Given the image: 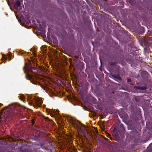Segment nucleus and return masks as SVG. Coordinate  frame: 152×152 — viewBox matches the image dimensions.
I'll return each instance as SVG.
<instances>
[{
  "label": "nucleus",
  "mask_w": 152,
  "mask_h": 152,
  "mask_svg": "<svg viewBox=\"0 0 152 152\" xmlns=\"http://www.w3.org/2000/svg\"><path fill=\"white\" fill-rule=\"evenodd\" d=\"M26 68V71H24V72L26 73L25 77L27 80H32L33 84H37V81L39 78L37 75V74L33 71V70H36V69L30 63H29L28 65L24 67V69Z\"/></svg>",
  "instance_id": "f257e3e1"
},
{
  "label": "nucleus",
  "mask_w": 152,
  "mask_h": 152,
  "mask_svg": "<svg viewBox=\"0 0 152 152\" xmlns=\"http://www.w3.org/2000/svg\"><path fill=\"white\" fill-rule=\"evenodd\" d=\"M69 122L71 125L78 131L80 132L83 134H86V131L81 127L83 126L85 128L84 124L80 123L78 121H77L72 118L69 120Z\"/></svg>",
  "instance_id": "f03ea898"
},
{
  "label": "nucleus",
  "mask_w": 152,
  "mask_h": 152,
  "mask_svg": "<svg viewBox=\"0 0 152 152\" xmlns=\"http://www.w3.org/2000/svg\"><path fill=\"white\" fill-rule=\"evenodd\" d=\"M5 109H4L3 110H4V113L5 115L3 116H4L3 118L2 117V115H0L1 116V118H2L4 121V119H5V118H9L11 116H13L15 115V111L16 110V107L15 105H12L11 106L8 108L7 107H5ZM5 120V119H4Z\"/></svg>",
  "instance_id": "7ed1b4c3"
},
{
  "label": "nucleus",
  "mask_w": 152,
  "mask_h": 152,
  "mask_svg": "<svg viewBox=\"0 0 152 152\" xmlns=\"http://www.w3.org/2000/svg\"><path fill=\"white\" fill-rule=\"evenodd\" d=\"M118 131L120 135L124 134L125 133V130L123 124H121L118 127Z\"/></svg>",
  "instance_id": "20e7f679"
},
{
  "label": "nucleus",
  "mask_w": 152,
  "mask_h": 152,
  "mask_svg": "<svg viewBox=\"0 0 152 152\" xmlns=\"http://www.w3.org/2000/svg\"><path fill=\"white\" fill-rule=\"evenodd\" d=\"M111 146L112 147V150L113 151H114L115 150H117L121 148L119 142H114L111 145Z\"/></svg>",
  "instance_id": "39448f33"
},
{
  "label": "nucleus",
  "mask_w": 152,
  "mask_h": 152,
  "mask_svg": "<svg viewBox=\"0 0 152 152\" xmlns=\"http://www.w3.org/2000/svg\"><path fill=\"white\" fill-rule=\"evenodd\" d=\"M119 142V145L121 148H123L124 147L126 146L127 145V142L126 140H120Z\"/></svg>",
  "instance_id": "423d86ee"
},
{
  "label": "nucleus",
  "mask_w": 152,
  "mask_h": 152,
  "mask_svg": "<svg viewBox=\"0 0 152 152\" xmlns=\"http://www.w3.org/2000/svg\"><path fill=\"white\" fill-rule=\"evenodd\" d=\"M20 2L17 1H16L15 3H14V8L16 9H18V7H20Z\"/></svg>",
  "instance_id": "0eeeda50"
},
{
  "label": "nucleus",
  "mask_w": 152,
  "mask_h": 152,
  "mask_svg": "<svg viewBox=\"0 0 152 152\" xmlns=\"http://www.w3.org/2000/svg\"><path fill=\"white\" fill-rule=\"evenodd\" d=\"M40 136H37V135H34L32 138L31 140H35L38 142L40 140Z\"/></svg>",
  "instance_id": "6e6552de"
},
{
  "label": "nucleus",
  "mask_w": 152,
  "mask_h": 152,
  "mask_svg": "<svg viewBox=\"0 0 152 152\" xmlns=\"http://www.w3.org/2000/svg\"><path fill=\"white\" fill-rule=\"evenodd\" d=\"M35 103L37 106H39L42 104V102L40 100L36 99L35 100Z\"/></svg>",
  "instance_id": "1a4fd4ad"
},
{
  "label": "nucleus",
  "mask_w": 152,
  "mask_h": 152,
  "mask_svg": "<svg viewBox=\"0 0 152 152\" xmlns=\"http://www.w3.org/2000/svg\"><path fill=\"white\" fill-rule=\"evenodd\" d=\"M135 88L138 89L142 90H146L147 89L146 87L145 86H135Z\"/></svg>",
  "instance_id": "9d476101"
},
{
  "label": "nucleus",
  "mask_w": 152,
  "mask_h": 152,
  "mask_svg": "<svg viewBox=\"0 0 152 152\" xmlns=\"http://www.w3.org/2000/svg\"><path fill=\"white\" fill-rule=\"evenodd\" d=\"M40 145L39 144H37L36 145V146L37 147V148H42L43 146L45 144L43 143L40 142Z\"/></svg>",
  "instance_id": "9b49d317"
},
{
  "label": "nucleus",
  "mask_w": 152,
  "mask_h": 152,
  "mask_svg": "<svg viewBox=\"0 0 152 152\" xmlns=\"http://www.w3.org/2000/svg\"><path fill=\"white\" fill-rule=\"evenodd\" d=\"M117 63L116 62H110L109 64L110 66H116V64Z\"/></svg>",
  "instance_id": "f8f14e48"
},
{
  "label": "nucleus",
  "mask_w": 152,
  "mask_h": 152,
  "mask_svg": "<svg viewBox=\"0 0 152 152\" xmlns=\"http://www.w3.org/2000/svg\"><path fill=\"white\" fill-rule=\"evenodd\" d=\"M114 77L118 80H120L121 78L119 75H116Z\"/></svg>",
  "instance_id": "ddd939ff"
},
{
  "label": "nucleus",
  "mask_w": 152,
  "mask_h": 152,
  "mask_svg": "<svg viewBox=\"0 0 152 152\" xmlns=\"http://www.w3.org/2000/svg\"><path fill=\"white\" fill-rule=\"evenodd\" d=\"M53 43L55 44H57L58 42L57 39H54V40H53Z\"/></svg>",
  "instance_id": "4468645a"
},
{
  "label": "nucleus",
  "mask_w": 152,
  "mask_h": 152,
  "mask_svg": "<svg viewBox=\"0 0 152 152\" xmlns=\"http://www.w3.org/2000/svg\"><path fill=\"white\" fill-rule=\"evenodd\" d=\"M45 119H46V120H48L50 121H52V120L51 119H49L48 117H45Z\"/></svg>",
  "instance_id": "2eb2a0df"
},
{
  "label": "nucleus",
  "mask_w": 152,
  "mask_h": 152,
  "mask_svg": "<svg viewBox=\"0 0 152 152\" xmlns=\"http://www.w3.org/2000/svg\"><path fill=\"white\" fill-rule=\"evenodd\" d=\"M24 99V96H20V99L21 100H23Z\"/></svg>",
  "instance_id": "dca6fc26"
},
{
  "label": "nucleus",
  "mask_w": 152,
  "mask_h": 152,
  "mask_svg": "<svg viewBox=\"0 0 152 152\" xmlns=\"http://www.w3.org/2000/svg\"><path fill=\"white\" fill-rule=\"evenodd\" d=\"M3 120L2 118H1V116H0V124L1 123V121H3Z\"/></svg>",
  "instance_id": "f3484780"
},
{
  "label": "nucleus",
  "mask_w": 152,
  "mask_h": 152,
  "mask_svg": "<svg viewBox=\"0 0 152 152\" xmlns=\"http://www.w3.org/2000/svg\"><path fill=\"white\" fill-rule=\"evenodd\" d=\"M29 104H30V105H33V106H34V104H33V102H29Z\"/></svg>",
  "instance_id": "a211bd4d"
},
{
  "label": "nucleus",
  "mask_w": 152,
  "mask_h": 152,
  "mask_svg": "<svg viewBox=\"0 0 152 152\" xmlns=\"http://www.w3.org/2000/svg\"><path fill=\"white\" fill-rule=\"evenodd\" d=\"M131 79L130 78H128L127 79V82H131Z\"/></svg>",
  "instance_id": "6ab92c4d"
},
{
  "label": "nucleus",
  "mask_w": 152,
  "mask_h": 152,
  "mask_svg": "<svg viewBox=\"0 0 152 152\" xmlns=\"http://www.w3.org/2000/svg\"><path fill=\"white\" fill-rule=\"evenodd\" d=\"M107 136L108 137H110V134H108V133L107 134Z\"/></svg>",
  "instance_id": "aec40b11"
},
{
  "label": "nucleus",
  "mask_w": 152,
  "mask_h": 152,
  "mask_svg": "<svg viewBox=\"0 0 152 152\" xmlns=\"http://www.w3.org/2000/svg\"><path fill=\"white\" fill-rule=\"evenodd\" d=\"M24 53V51H23V52L21 53L22 55H23Z\"/></svg>",
  "instance_id": "412c9836"
},
{
  "label": "nucleus",
  "mask_w": 152,
  "mask_h": 152,
  "mask_svg": "<svg viewBox=\"0 0 152 152\" xmlns=\"http://www.w3.org/2000/svg\"><path fill=\"white\" fill-rule=\"evenodd\" d=\"M2 104L1 103H0V107L2 106Z\"/></svg>",
  "instance_id": "4be33fe9"
},
{
  "label": "nucleus",
  "mask_w": 152,
  "mask_h": 152,
  "mask_svg": "<svg viewBox=\"0 0 152 152\" xmlns=\"http://www.w3.org/2000/svg\"><path fill=\"white\" fill-rule=\"evenodd\" d=\"M117 135H116L117 136L119 135V134L118 133Z\"/></svg>",
  "instance_id": "5701e85b"
},
{
  "label": "nucleus",
  "mask_w": 152,
  "mask_h": 152,
  "mask_svg": "<svg viewBox=\"0 0 152 152\" xmlns=\"http://www.w3.org/2000/svg\"><path fill=\"white\" fill-rule=\"evenodd\" d=\"M21 9V7H20V8H19V9Z\"/></svg>",
  "instance_id": "b1692460"
},
{
  "label": "nucleus",
  "mask_w": 152,
  "mask_h": 152,
  "mask_svg": "<svg viewBox=\"0 0 152 152\" xmlns=\"http://www.w3.org/2000/svg\"><path fill=\"white\" fill-rule=\"evenodd\" d=\"M115 130V128H114V130Z\"/></svg>",
  "instance_id": "393cba45"
},
{
  "label": "nucleus",
  "mask_w": 152,
  "mask_h": 152,
  "mask_svg": "<svg viewBox=\"0 0 152 152\" xmlns=\"http://www.w3.org/2000/svg\"><path fill=\"white\" fill-rule=\"evenodd\" d=\"M116 24L118 25V23H116Z\"/></svg>",
  "instance_id": "a878e982"
}]
</instances>
